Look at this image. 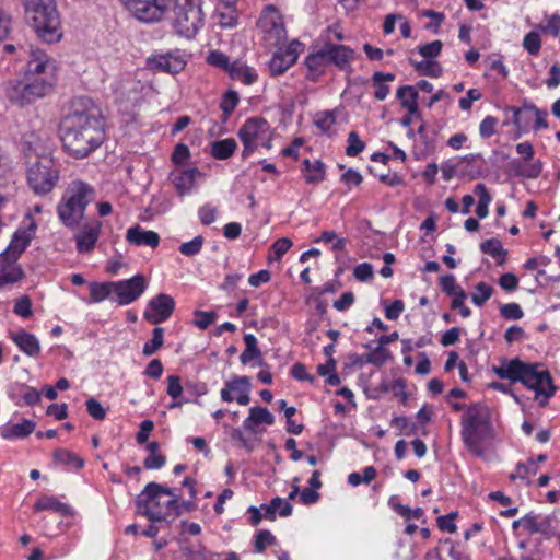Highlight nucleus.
<instances>
[{
  "instance_id": "f257e3e1",
  "label": "nucleus",
  "mask_w": 560,
  "mask_h": 560,
  "mask_svg": "<svg viewBox=\"0 0 560 560\" xmlns=\"http://www.w3.org/2000/svg\"><path fill=\"white\" fill-rule=\"evenodd\" d=\"M72 107L61 122V141L70 155L84 159L104 142V121L89 98H79Z\"/></svg>"
},
{
  "instance_id": "f03ea898",
  "label": "nucleus",
  "mask_w": 560,
  "mask_h": 560,
  "mask_svg": "<svg viewBox=\"0 0 560 560\" xmlns=\"http://www.w3.org/2000/svg\"><path fill=\"white\" fill-rule=\"evenodd\" d=\"M460 436L465 447L475 456L483 457L486 446L495 438L491 410L476 402L468 405L460 417Z\"/></svg>"
},
{
  "instance_id": "7ed1b4c3",
  "label": "nucleus",
  "mask_w": 560,
  "mask_h": 560,
  "mask_svg": "<svg viewBox=\"0 0 560 560\" xmlns=\"http://www.w3.org/2000/svg\"><path fill=\"white\" fill-rule=\"evenodd\" d=\"M179 494L158 482H149L138 494V512L153 523H172L182 514Z\"/></svg>"
},
{
  "instance_id": "20e7f679",
  "label": "nucleus",
  "mask_w": 560,
  "mask_h": 560,
  "mask_svg": "<svg viewBox=\"0 0 560 560\" xmlns=\"http://www.w3.org/2000/svg\"><path fill=\"white\" fill-rule=\"evenodd\" d=\"M95 197L96 191L93 186L80 179L72 180L57 206L60 222L71 230L79 228L86 207Z\"/></svg>"
},
{
  "instance_id": "39448f33",
  "label": "nucleus",
  "mask_w": 560,
  "mask_h": 560,
  "mask_svg": "<svg viewBox=\"0 0 560 560\" xmlns=\"http://www.w3.org/2000/svg\"><path fill=\"white\" fill-rule=\"evenodd\" d=\"M26 19L38 38L52 44L60 40V16L55 0H23Z\"/></svg>"
},
{
  "instance_id": "423d86ee",
  "label": "nucleus",
  "mask_w": 560,
  "mask_h": 560,
  "mask_svg": "<svg viewBox=\"0 0 560 560\" xmlns=\"http://www.w3.org/2000/svg\"><path fill=\"white\" fill-rule=\"evenodd\" d=\"M55 83L56 77L24 73L22 79L9 80L4 92L11 103L23 106L49 94Z\"/></svg>"
},
{
  "instance_id": "0eeeda50",
  "label": "nucleus",
  "mask_w": 560,
  "mask_h": 560,
  "mask_svg": "<svg viewBox=\"0 0 560 560\" xmlns=\"http://www.w3.org/2000/svg\"><path fill=\"white\" fill-rule=\"evenodd\" d=\"M173 27L185 38H194L203 26L201 2L174 1Z\"/></svg>"
},
{
  "instance_id": "6e6552de",
  "label": "nucleus",
  "mask_w": 560,
  "mask_h": 560,
  "mask_svg": "<svg viewBox=\"0 0 560 560\" xmlns=\"http://www.w3.org/2000/svg\"><path fill=\"white\" fill-rule=\"evenodd\" d=\"M27 183L36 195L50 192L59 180V171L50 156L44 155L30 162L26 172Z\"/></svg>"
},
{
  "instance_id": "1a4fd4ad",
  "label": "nucleus",
  "mask_w": 560,
  "mask_h": 560,
  "mask_svg": "<svg viewBox=\"0 0 560 560\" xmlns=\"http://www.w3.org/2000/svg\"><path fill=\"white\" fill-rule=\"evenodd\" d=\"M270 126L260 117L248 118L240 128L237 136L244 147L242 156L247 159L258 147L261 140L266 141Z\"/></svg>"
},
{
  "instance_id": "9d476101",
  "label": "nucleus",
  "mask_w": 560,
  "mask_h": 560,
  "mask_svg": "<svg viewBox=\"0 0 560 560\" xmlns=\"http://www.w3.org/2000/svg\"><path fill=\"white\" fill-rule=\"evenodd\" d=\"M258 27L264 34L268 47H278L287 39L282 18L275 5H268L258 20Z\"/></svg>"
},
{
  "instance_id": "9b49d317",
  "label": "nucleus",
  "mask_w": 560,
  "mask_h": 560,
  "mask_svg": "<svg viewBox=\"0 0 560 560\" xmlns=\"http://www.w3.org/2000/svg\"><path fill=\"white\" fill-rule=\"evenodd\" d=\"M520 382L528 389L534 390L535 398L542 397L546 401L556 390L547 370H540L538 365L525 363Z\"/></svg>"
},
{
  "instance_id": "f8f14e48",
  "label": "nucleus",
  "mask_w": 560,
  "mask_h": 560,
  "mask_svg": "<svg viewBox=\"0 0 560 560\" xmlns=\"http://www.w3.org/2000/svg\"><path fill=\"white\" fill-rule=\"evenodd\" d=\"M20 51L26 60L25 74H36L44 77H56V63L45 50L34 48L32 45L21 46Z\"/></svg>"
},
{
  "instance_id": "ddd939ff",
  "label": "nucleus",
  "mask_w": 560,
  "mask_h": 560,
  "mask_svg": "<svg viewBox=\"0 0 560 560\" xmlns=\"http://www.w3.org/2000/svg\"><path fill=\"white\" fill-rule=\"evenodd\" d=\"M127 9L140 21L152 23L162 19L168 8V0H121Z\"/></svg>"
},
{
  "instance_id": "4468645a",
  "label": "nucleus",
  "mask_w": 560,
  "mask_h": 560,
  "mask_svg": "<svg viewBox=\"0 0 560 560\" xmlns=\"http://www.w3.org/2000/svg\"><path fill=\"white\" fill-rule=\"evenodd\" d=\"M147 287L145 278L140 273L127 280L116 281L114 282V300L119 305L131 304L143 294Z\"/></svg>"
},
{
  "instance_id": "2eb2a0df",
  "label": "nucleus",
  "mask_w": 560,
  "mask_h": 560,
  "mask_svg": "<svg viewBox=\"0 0 560 560\" xmlns=\"http://www.w3.org/2000/svg\"><path fill=\"white\" fill-rule=\"evenodd\" d=\"M174 310V299L166 293H159L148 302L143 318L152 325H158L167 320Z\"/></svg>"
},
{
  "instance_id": "dca6fc26",
  "label": "nucleus",
  "mask_w": 560,
  "mask_h": 560,
  "mask_svg": "<svg viewBox=\"0 0 560 560\" xmlns=\"http://www.w3.org/2000/svg\"><path fill=\"white\" fill-rule=\"evenodd\" d=\"M252 384L248 376L234 375L225 382L224 387L220 392V397L224 402L236 400L240 405L246 406L250 401Z\"/></svg>"
},
{
  "instance_id": "f3484780",
  "label": "nucleus",
  "mask_w": 560,
  "mask_h": 560,
  "mask_svg": "<svg viewBox=\"0 0 560 560\" xmlns=\"http://www.w3.org/2000/svg\"><path fill=\"white\" fill-rule=\"evenodd\" d=\"M302 50L303 44L296 39L292 40L287 47L279 48L269 61L270 73L272 75H280L284 73L296 62Z\"/></svg>"
},
{
  "instance_id": "a211bd4d",
  "label": "nucleus",
  "mask_w": 560,
  "mask_h": 560,
  "mask_svg": "<svg viewBox=\"0 0 560 560\" xmlns=\"http://www.w3.org/2000/svg\"><path fill=\"white\" fill-rule=\"evenodd\" d=\"M203 174L197 167L175 168L170 173L168 179L179 197L190 195L197 189V182Z\"/></svg>"
},
{
  "instance_id": "6ab92c4d",
  "label": "nucleus",
  "mask_w": 560,
  "mask_h": 560,
  "mask_svg": "<svg viewBox=\"0 0 560 560\" xmlns=\"http://www.w3.org/2000/svg\"><path fill=\"white\" fill-rule=\"evenodd\" d=\"M147 66L153 71L178 73L185 66V60L175 52L154 54L147 59Z\"/></svg>"
},
{
  "instance_id": "aec40b11",
  "label": "nucleus",
  "mask_w": 560,
  "mask_h": 560,
  "mask_svg": "<svg viewBox=\"0 0 560 560\" xmlns=\"http://www.w3.org/2000/svg\"><path fill=\"white\" fill-rule=\"evenodd\" d=\"M330 37L324 43L328 65H334L339 70L351 68L354 60V50L346 45H338L330 42Z\"/></svg>"
},
{
  "instance_id": "412c9836",
  "label": "nucleus",
  "mask_w": 560,
  "mask_h": 560,
  "mask_svg": "<svg viewBox=\"0 0 560 560\" xmlns=\"http://www.w3.org/2000/svg\"><path fill=\"white\" fill-rule=\"evenodd\" d=\"M102 223L92 221L82 226L80 232L74 236L77 250L79 253H90L94 249L100 237Z\"/></svg>"
},
{
  "instance_id": "4be33fe9",
  "label": "nucleus",
  "mask_w": 560,
  "mask_h": 560,
  "mask_svg": "<svg viewBox=\"0 0 560 560\" xmlns=\"http://www.w3.org/2000/svg\"><path fill=\"white\" fill-rule=\"evenodd\" d=\"M126 241L136 246H149L151 248H155L160 244V236L154 231H147L140 225H135L127 230Z\"/></svg>"
},
{
  "instance_id": "5701e85b",
  "label": "nucleus",
  "mask_w": 560,
  "mask_h": 560,
  "mask_svg": "<svg viewBox=\"0 0 560 560\" xmlns=\"http://www.w3.org/2000/svg\"><path fill=\"white\" fill-rule=\"evenodd\" d=\"M304 65L308 70V80L315 81L318 77L324 74L326 68L329 66L324 45L322 46L320 49L310 54L305 58Z\"/></svg>"
},
{
  "instance_id": "b1692460",
  "label": "nucleus",
  "mask_w": 560,
  "mask_h": 560,
  "mask_svg": "<svg viewBox=\"0 0 560 560\" xmlns=\"http://www.w3.org/2000/svg\"><path fill=\"white\" fill-rule=\"evenodd\" d=\"M525 362L515 358L510 361L503 360L500 365H493L492 371L501 380H509L513 383L520 382Z\"/></svg>"
},
{
  "instance_id": "393cba45",
  "label": "nucleus",
  "mask_w": 560,
  "mask_h": 560,
  "mask_svg": "<svg viewBox=\"0 0 560 560\" xmlns=\"http://www.w3.org/2000/svg\"><path fill=\"white\" fill-rule=\"evenodd\" d=\"M31 241L32 234L28 231L18 230L14 233L7 249L0 254V261H3L5 256L19 259V257L26 249Z\"/></svg>"
},
{
  "instance_id": "a878e982",
  "label": "nucleus",
  "mask_w": 560,
  "mask_h": 560,
  "mask_svg": "<svg viewBox=\"0 0 560 560\" xmlns=\"http://www.w3.org/2000/svg\"><path fill=\"white\" fill-rule=\"evenodd\" d=\"M23 277L24 272L21 266L18 265V259L5 256L4 260L0 261V288L9 283H14Z\"/></svg>"
},
{
  "instance_id": "bb28decb",
  "label": "nucleus",
  "mask_w": 560,
  "mask_h": 560,
  "mask_svg": "<svg viewBox=\"0 0 560 560\" xmlns=\"http://www.w3.org/2000/svg\"><path fill=\"white\" fill-rule=\"evenodd\" d=\"M547 113L538 109L534 105H526L523 108L513 109V122L521 127L523 117L535 118L534 128L541 129L547 127Z\"/></svg>"
},
{
  "instance_id": "cd10ccee",
  "label": "nucleus",
  "mask_w": 560,
  "mask_h": 560,
  "mask_svg": "<svg viewBox=\"0 0 560 560\" xmlns=\"http://www.w3.org/2000/svg\"><path fill=\"white\" fill-rule=\"evenodd\" d=\"M36 428V423L30 419H23L22 422L7 424L0 429V435L4 440L27 438Z\"/></svg>"
},
{
  "instance_id": "c85d7f7f",
  "label": "nucleus",
  "mask_w": 560,
  "mask_h": 560,
  "mask_svg": "<svg viewBox=\"0 0 560 560\" xmlns=\"http://www.w3.org/2000/svg\"><path fill=\"white\" fill-rule=\"evenodd\" d=\"M275 422V418L272 413L266 407H252L249 409L248 417L243 422V428L247 431L256 433V427L265 423L272 424Z\"/></svg>"
},
{
  "instance_id": "c756f323",
  "label": "nucleus",
  "mask_w": 560,
  "mask_h": 560,
  "mask_svg": "<svg viewBox=\"0 0 560 560\" xmlns=\"http://www.w3.org/2000/svg\"><path fill=\"white\" fill-rule=\"evenodd\" d=\"M14 343L30 357L37 355L40 351V345L38 339L25 330H21L12 335Z\"/></svg>"
},
{
  "instance_id": "7c9ffc66",
  "label": "nucleus",
  "mask_w": 560,
  "mask_h": 560,
  "mask_svg": "<svg viewBox=\"0 0 560 560\" xmlns=\"http://www.w3.org/2000/svg\"><path fill=\"white\" fill-rule=\"evenodd\" d=\"M397 98L400 101L401 106L410 114H419L418 106V91L412 85H404L397 90Z\"/></svg>"
},
{
  "instance_id": "2f4dec72",
  "label": "nucleus",
  "mask_w": 560,
  "mask_h": 560,
  "mask_svg": "<svg viewBox=\"0 0 560 560\" xmlns=\"http://www.w3.org/2000/svg\"><path fill=\"white\" fill-rule=\"evenodd\" d=\"M34 510L37 512L50 510L61 514L62 516H70L73 514V510L71 506L59 501L55 497H44L39 499L34 504Z\"/></svg>"
},
{
  "instance_id": "473e14b6",
  "label": "nucleus",
  "mask_w": 560,
  "mask_h": 560,
  "mask_svg": "<svg viewBox=\"0 0 560 560\" xmlns=\"http://www.w3.org/2000/svg\"><path fill=\"white\" fill-rule=\"evenodd\" d=\"M228 72L233 80L241 81L246 85H250L257 80L255 70L241 61H233Z\"/></svg>"
},
{
  "instance_id": "72a5a7b5",
  "label": "nucleus",
  "mask_w": 560,
  "mask_h": 560,
  "mask_svg": "<svg viewBox=\"0 0 560 560\" xmlns=\"http://www.w3.org/2000/svg\"><path fill=\"white\" fill-rule=\"evenodd\" d=\"M237 148V143L233 138H225L212 142L211 155L217 160H226L231 158Z\"/></svg>"
},
{
  "instance_id": "f704fd0d",
  "label": "nucleus",
  "mask_w": 560,
  "mask_h": 560,
  "mask_svg": "<svg viewBox=\"0 0 560 560\" xmlns=\"http://www.w3.org/2000/svg\"><path fill=\"white\" fill-rule=\"evenodd\" d=\"M394 73H383L376 71L372 75V83L375 86L374 97L377 101H384L389 94V86L385 82H392L395 80Z\"/></svg>"
},
{
  "instance_id": "c9c22d12",
  "label": "nucleus",
  "mask_w": 560,
  "mask_h": 560,
  "mask_svg": "<svg viewBox=\"0 0 560 560\" xmlns=\"http://www.w3.org/2000/svg\"><path fill=\"white\" fill-rule=\"evenodd\" d=\"M480 250L492 256L499 266H502L506 260L508 252L497 238H489L480 243Z\"/></svg>"
},
{
  "instance_id": "e433bc0d",
  "label": "nucleus",
  "mask_w": 560,
  "mask_h": 560,
  "mask_svg": "<svg viewBox=\"0 0 560 560\" xmlns=\"http://www.w3.org/2000/svg\"><path fill=\"white\" fill-rule=\"evenodd\" d=\"M245 349L240 355V360L243 364H247L253 360H257L261 358V351L258 348L257 339L252 334H246L244 336Z\"/></svg>"
},
{
  "instance_id": "4c0bfd02",
  "label": "nucleus",
  "mask_w": 560,
  "mask_h": 560,
  "mask_svg": "<svg viewBox=\"0 0 560 560\" xmlns=\"http://www.w3.org/2000/svg\"><path fill=\"white\" fill-rule=\"evenodd\" d=\"M475 194L478 196V205L476 208V214L479 219H485L489 213V205L491 202V196L485 184L479 183L475 186Z\"/></svg>"
},
{
  "instance_id": "58836bf2",
  "label": "nucleus",
  "mask_w": 560,
  "mask_h": 560,
  "mask_svg": "<svg viewBox=\"0 0 560 560\" xmlns=\"http://www.w3.org/2000/svg\"><path fill=\"white\" fill-rule=\"evenodd\" d=\"M114 294V282H92L90 284V296L93 303H100Z\"/></svg>"
},
{
  "instance_id": "ea45409f",
  "label": "nucleus",
  "mask_w": 560,
  "mask_h": 560,
  "mask_svg": "<svg viewBox=\"0 0 560 560\" xmlns=\"http://www.w3.org/2000/svg\"><path fill=\"white\" fill-rule=\"evenodd\" d=\"M164 343V328L155 327L152 331V338L148 340L142 348V353L145 357H150L154 354L158 350L162 348Z\"/></svg>"
},
{
  "instance_id": "a19ab883",
  "label": "nucleus",
  "mask_w": 560,
  "mask_h": 560,
  "mask_svg": "<svg viewBox=\"0 0 560 560\" xmlns=\"http://www.w3.org/2000/svg\"><path fill=\"white\" fill-rule=\"evenodd\" d=\"M409 62L420 74L432 78H439L442 74V67L436 61H432L429 59L415 61L412 59H409Z\"/></svg>"
},
{
  "instance_id": "79ce46f5",
  "label": "nucleus",
  "mask_w": 560,
  "mask_h": 560,
  "mask_svg": "<svg viewBox=\"0 0 560 560\" xmlns=\"http://www.w3.org/2000/svg\"><path fill=\"white\" fill-rule=\"evenodd\" d=\"M54 458L56 463L73 467L75 469H80L84 465V462L81 457L77 456L74 453L68 450H57L54 453Z\"/></svg>"
},
{
  "instance_id": "37998d69",
  "label": "nucleus",
  "mask_w": 560,
  "mask_h": 560,
  "mask_svg": "<svg viewBox=\"0 0 560 560\" xmlns=\"http://www.w3.org/2000/svg\"><path fill=\"white\" fill-rule=\"evenodd\" d=\"M560 521L556 513L546 516H540L538 533L546 537L557 536Z\"/></svg>"
},
{
  "instance_id": "c03bdc74",
  "label": "nucleus",
  "mask_w": 560,
  "mask_h": 560,
  "mask_svg": "<svg viewBox=\"0 0 560 560\" xmlns=\"http://www.w3.org/2000/svg\"><path fill=\"white\" fill-rule=\"evenodd\" d=\"M390 358V351L380 345L365 354L366 363L376 368L383 366Z\"/></svg>"
},
{
  "instance_id": "a18cd8bd",
  "label": "nucleus",
  "mask_w": 560,
  "mask_h": 560,
  "mask_svg": "<svg viewBox=\"0 0 560 560\" xmlns=\"http://www.w3.org/2000/svg\"><path fill=\"white\" fill-rule=\"evenodd\" d=\"M390 425L398 429L400 435L411 436L417 434L418 431L417 423L410 421V419L405 416L394 417L390 421Z\"/></svg>"
},
{
  "instance_id": "49530a36",
  "label": "nucleus",
  "mask_w": 560,
  "mask_h": 560,
  "mask_svg": "<svg viewBox=\"0 0 560 560\" xmlns=\"http://www.w3.org/2000/svg\"><path fill=\"white\" fill-rule=\"evenodd\" d=\"M326 167L320 160L313 161V166L304 173V178L307 184H319L325 180Z\"/></svg>"
},
{
  "instance_id": "de8ad7c7",
  "label": "nucleus",
  "mask_w": 560,
  "mask_h": 560,
  "mask_svg": "<svg viewBox=\"0 0 560 560\" xmlns=\"http://www.w3.org/2000/svg\"><path fill=\"white\" fill-rule=\"evenodd\" d=\"M493 288L486 282H478L475 285V292L471 294V301L476 306H482L493 294Z\"/></svg>"
},
{
  "instance_id": "09e8293b",
  "label": "nucleus",
  "mask_w": 560,
  "mask_h": 560,
  "mask_svg": "<svg viewBox=\"0 0 560 560\" xmlns=\"http://www.w3.org/2000/svg\"><path fill=\"white\" fill-rule=\"evenodd\" d=\"M538 28L546 35L557 37L560 31V16L558 14L546 16L538 24Z\"/></svg>"
},
{
  "instance_id": "8fccbe9b",
  "label": "nucleus",
  "mask_w": 560,
  "mask_h": 560,
  "mask_svg": "<svg viewBox=\"0 0 560 560\" xmlns=\"http://www.w3.org/2000/svg\"><path fill=\"white\" fill-rule=\"evenodd\" d=\"M190 159L189 148L184 143H178L175 145L171 161L177 166L176 168H182V166L186 165Z\"/></svg>"
},
{
  "instance_id": "3c124183",
  "label": "nucleus",
  "mask_w": 560,
  "mask_h": 560,
  "mask_svg": "<svg viewBox=\"0 0 560 560\" xmlns=\"http://www.w3.org/2000/svg\"><path fill=\"white\" fill-rule=\"evenodd\" d=\"M205 243V238L201 235L194 237L189 242L180 244L178 250L186 257H192L200 253Z\"/></svg>"
},
{
  "instance_id": "603ef678",
  "label": "nucleus",
  "mask_w": 560,
  "mask_h": 560,
  "mask_svg": "<svg viewBox=\"0 0 560 560\" xmlns=\"http://www.w3.org/2000/svg\"><path fill=\"white\" fill-rule=\"evenodd\" d=\"M536 472V462L529 458L526 463H518L515 471L510 475V478L527 479L530 475H535Z\"/></svg>"
},
{
  "instance_id": "864d4df0",
  "label": "nucleus",
  "mask_w": 560,
  "mask_h": 560,
  "mask_svg": "<svg viewBox=\"0 0 560 560\" xmlns=\"http://www.w3.org/2000/svg\"><path fill=\"white\" fill-rule=\"evenodd\" d=\"M276 537L267 529L259 530L255 537V551L264 552L267 546L276 545Z\"/></svg>"
},
{
  "instance_id": "5fc2aeb1",
  "label": "nucleus",
  "mask_w": 560,
  "mask_h": 560,
  "mask_svg": "<svg viewBox=\"0 0 560 560\" xmlns=\"http://www.w3.org/2000/svg\"><path fill=\"white\" fill-rule=\"evenodd\" d=\"M240 102V97L237 92L235 91H228L221 101L220 107L225 116H230L234 109L236 108L237 104Z\"/></svg>"
},
{
  "instance_id": "6e6d98bb",
  "label": "nucleus",
  "mask_w": 560,
  "mask_h": 560,
  "mask_svg": "<svg viewBox=\"0 0 560 560\" xmlns=\"http://www.w3.org/2000/svg\"><path fill=\"white\" fill-rule=\"evenodd\" d=\"M523 47L529 55H537L541 47L539 34L537 32L527 33L523 39Z\"/></svg>"
},
{
  "instance_id": "4d7b16f0",
  "label": "nucleus",
  "mask_w": 560,
  "mask_h": 560,
  "mask_svg": "<svg viewBox=\"0 0 560 560\" xmlns=\"http://www.w3.org/2000/svg\"><path fill=\"white\" fill-rule=\"evenodd\" d=\"M365 148V143L360 139L359 135L355 131H351L348 135V147L346 149V154L348 156H357L361 153Z\"/></svg>"
},
{
  "instance_id": "13d9d810",
  "label": "nucleus",
  "mask_w": 560,
  "mask_h": 560,
  "mask_svg": "<svg viewBox=\"0 0 560 560\" xmlns=\"http://www.w3.org/2000/svg\"><path fill=\"white\" fill-rule=\"evenodd\" d=\"M500 314L509 320H517L524 316L523 310L517 303H508L500 306Z\"/></svg>"
},
{
  "instance_id": "bf43d9fd",
  "label": "nucleus",
  "mask_w": 560,
  "mask_h": 560,
  "mask_svg": "<svg viewBox=\"0 0 560 560\" xmlns=\"http://www.w3.org/2000/svg\"><path fill=\"white\" fill-rule=\"evenodd\" d=\"M443 44L441 40H433L418 47V52L425 59L435 58L441 54Z\"/></svg>"
},
{
  "instance_id": "052dcab7",
  "label": "nucleus",
  "mask_w": 560,
  "mask_h": 560,
  "mask_svg": "<svg viewBox=\"0 0 560 560\" xmlns=\"http://www.w3.org/2000/svg\"><path fill=\"white\" fill-rule=\"evenodd\" d=\"M207 61L209 65L221 68L225 71H229L232 65L229 61V57L219 50L211 51L207 57Z\"/></svg>"
},
{
  "instance_id": "680f3d73",
  "label": "nucleus",
  "mask_w": 560,
  "mask_h": 560,
  "mask_svg": "<svg viewBox=\"0 0 560 560\" xmlns=\"http://www.w3.org/2000/svg\"><path fill=\"white\" fill-rule=\"evenodd\" d=\"M440 287L441 290L446 295H455L457 293V290H464L462 287H459L456 283V279L453 275H445L440 278Z\"/></svg>"
},
{
  "instance_id": "e2e57ef3",
  "label": "nucleus",
  "mask_w": 560,
  "mask_h": 560,
  "mask_svg": "<svg viewBox=\"0 0 560 560\" xmlns=\"http://www.w3.org/2000/svg\"><path fill=\"white\" fill-rule=\"evenodd\" d=\"M422 15L431 19V22L425 25V28L436 34L440 30L441 24L445 20L444 13L436 12L433 10H425L422 12Z\"/></svg>"
},
{
  "instance_id": "0e129e2a",
  "label": "nucleus",
  "mask_w": 560,
  "mask_h": 560,
  "mask_svg": "<svg viewBox=\"0 0 560 560\" xmlns=\"http://www.w3.org/2000/svg\"><path fill=\"white\" fill-rule=\"evenodd\" d=\"M218 210L210 203L201 206L198 210V217L203 225H210L217 219Z\"/></svg>"
},
{
  "instance_id": "69168bd1",
  "label": "nucleus",
  "mask_w": 560,
  "mask_h": 560,
  "mask_svg": "<svg viewBox=\"0 0 560 560\" xmlns=\"http://www.w3.org/2000/svg\"><path fill=\"white\" fill-rule=\"evenodd\" d=\"M86 411L95 420H104L106 417V410L103 408L101 402L95 398H89L85 401Z\"/></svg>"
},
{
  "instance_id": "338daca9",
  "label": "nucleus",
  "mask_w": 560,
  "mask_h": 560,
  "mask_svg": "<svg viewBox=\"0 0 560 560\" xmlns=\"http://www.w3.org/2000/svg\"><path fill=\"white\" fill-rule=\"evenodd\" d=\"M13 312L23 317L27 318L32 315V302L27 295L21 296L14 304Z\"/></svg>"
},
{
  "instance_id": "774afa93",
  "label": "nucleus",
  "mask_w": 560,
  "mask_h": 560,
  "mask_svg": "<svg viewBox=\"0 0 560 560\" xmlns=\"http://www.w3.org/2000/svg\"><path fill=\"white\" fill-rule=\"evenodd\" d=\"M336 122V118L331 112H322L316 115L315 125L322 131H328Z\"/></svg>"
}]
</instances>
